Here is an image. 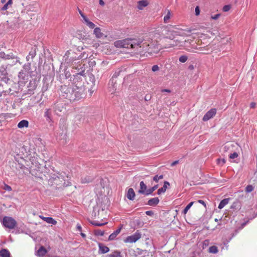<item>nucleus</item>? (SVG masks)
<instances>
[{
	"instance_id": "1",
	"label": "nucleus",
	"mask_w": 257,
	"mask_h": 257,
	"mask_svg": "<svg viewBox=\"0 0 257 257\" xmlns=\"http://www.w3.org/2000/svg\"><path fill=\"white\" fill-rule=\"evenodd\" d=\"M141 39L127 38L114 42V45L116 48H123L135 49L138 52H146L152 55L157 54L160 50L158 42L156 41L149 40L142 43Z\"/></svg>"
},
{
	"instance_id": "2",
	"label": "nucleus",
	"mask_w": 257,
	"mask_h": 257,
	"mask_svg": "<svg viewBox=\"0 0 257 257\" xmlns=\"http://www.w3.org/2000/svg\"><path fill=\"white\" fill-rule=\"evenodd\" d=\"M171 27L165 26L162 31V35L165 36L166 38L170 39V42L167 47H180L181 39L178 36H183L184 33L179 30H174Z\"/></svg>"
},
{
	"instance_id": "3",
	"label": "nucleus",
	"mask_w": 257,
	"mask_h": 257,
	"mask_svg": "<svg viewBox=\"0 0 257 257\" xmlns=\"http://www.w3.org/2000/svg\"><path fill=\"white\" fill-rule=\"evenodd\" d=\"M84 90V87L81 84H74L72 86L71 93H68L67 96L70 101L79 100L85 96Z\"/></svg>"
},
{
	"instance_id": "4",
	"label": "nucleus",
	"mask_w": 257,
	"mask_h": 257,
	"mask_svg": "<svg viewBox=\"0 0 257 257\" xmlns=\"http://www.w3.org/2000/svg\"><path fill=\"white\" fill-rule=\"evenodd\" d=\"M180 47H183L184 48L189 52H192L193 49H198L196 45V42L194 40L193 38L191 36H188L186 39L181 38Z\"/></svg>"
},
{
	"instance_id": "5",
	"label": "nucleus",
	"mask_w": 257,
	"mask_h": 257,
	"mask_svg": "<svg viewBox=\"0 0 257 257\" xmlns=\"http://www.w3.org/2000/svg\"><path fill=\"white\" fill-rule=\"evenodd\" d=\"M1 223L3 226L10 229H14L17 225V221L13 217L5 216Z\"/></svg>"
},
{
	"instance_id": "6",
	"label": "nucleus",
	"mask_w": 257,
	"mask_h": 257,
	"mask_svg": "<svg viewBox=\"0 0 257 257\" xmlns=\"http://www.w3.org/2000/svg\"><path fill=\"white\" fill-rule=\"evenodd\" d=\"M142 234L139 230H137L134 234L128 236L125 239V242L134 243L141 238Z\"/></svg>"
},
{
	"instance_id": "7",
	"label": "nucleus",
	"mask_w": 257,
	"mask_h": 257,
	"mask_svg": "<svg viewBox=\"0 0 257 257\" xmlns=\"http://www.w3.org/2000/svg\"><path fill=\"white\" fill-rule=\"evenodd\" d=\"M8 74L6 68L3 66L0 68V80L4 81L6 83H8L9 81Z\"/></svg>"
},
{
	"instance_id": "8",
	"label": "nucleus",
	"mask_w": 257,
	"mask_h": 257,
	"mask_svg": "<svg viewBox=\"0 0 257 257\" xmlns=\"http://www.w3.org/2000/svg\"><path fill=\"white\" fill-rule=\"evenodd\" d=\"M53 109L57 114H59V112H62L65 109L64 103L61 101L57 102L53 106Z\"/></svg>"
},
{
	"instance_id": "9",
	"label": "nucleus",
	"mask_w": 257,
	"mask_h": 257,
	"mask_svg": "<svg viewBox=\"0 0 257 257\" xmlns=\"http://www.w3.org/2000/svg\"><path fill=\"white\" fill-rule=\"evenodd\" d=\"M216 113V110L215 108H212L208 111H207L203 117V120L206 121L212 118Z\"/></svg>"
},
{
	"instance_id": "10",
	"label": "nucleus",
	"mask_w": 257,
	"mask_h": 257,
	"mask_svg": "<svg viewBox=\"0 0 257 257\" xmlns=\"http://www.w3.org/2000/svg\"><path fill=\"white\" fill-rule=\"evenodd\" d=\"M0 57L5 59H16L15 63L19 61L18 57L15 56L12 53L6 54L4 52L0 51Z\"/></svg>"
},
{
	"instance_id": "11",
	"label": "nucleus",
	"mask_w": 257,
	"mask_h": 257,
	"mask_svg": "<svg viewBox=\"0 0 257 257\" xmlns=\"http://www.w3.org/2000/svg\"><path fill=\"white\" fill-rule=\"evenodd\" d=\"M72 89V87H69L66 85L62 86L61 87V91L62 96L68 99V97L67 96V95H68V93L70 92V93H71Z\"/></svg>"
},
{
	"instance_id": "12",
	"label": "nucleus",
	"mask_w": 257,
	"mask_h": 257,
	"mask_svg": "<svg viewBox=\"0 0 257 257\" xmlns=\"http://www.w3.org/2000/svg\"><path fill=\"white\" fill-rule=\"evenodd\" d=\"M44 116L46 117V119L48 123H51L53 121L51 117V111L50 109H46L44 113Z\"/></svg>"
},
{
	"instance_id": "13",
	"label": "nucleus",
	"mask_w": 257,
	"mask_h": 257,
	"mask_svg": "<svg viewBox=\"0 0 257 257\" xmlns=\"http://www.w3.org/2000/svg\"><path fill=\"white\" fill-rule=\"evenodd\" d=\"M140 189L139 190V193L146 195L147 191L148 190L146 185L143 181H141L140 183Z\"/></svg>"
},
{
	"instance_id": "14",
	"label": "nucleus",
	"mask_w": 257,
	"mask_h": 257,
	"mask_svg": "<svg viewBox=\"0 0 257 257\" xmlns=\"http://www.w3.org/2000/svg\"><path fill=\"white\" fill-rule=\"evenodd\" d=\"M169 185H170V184H169V183L168 182L165 181L164 183L163 186L162 187L159 188L158 190L157 194L158 195H160L162 193L165 192V191H166L167 188H168V187Z\"/></svg>"
},
{
	"instance_id": "15",
	"label": "nucleus",
	"mask_w": 257,
	"mask_h": 257,
	"mask_svg": "<svg viewBox=\"0 0 257 257\" xmlns=\"http://www.w3.org/2000/svg\"><path fill=\"white\" fill-rule=\"evenodd\" d=\"M149 4V3L147 0H142L138 2V8L139 10H142L144 8L147 7Z\"/></svg>"
},
{
	"instance_id": "16",
	"label": "nucleus",
	"mask_w": 257,
	"mask_h": 257,
	"mask_svg": "<svg viewBox=\"0 0 257 257\" xmlns=\"http://www.w3.org/2000/svg\"><path fill=\"white\" fill-rule=\"evenodd\" d=\"M159 199L158 197H155L150 199L148 202V205L154 206L157 205L159 202Z\"/></svg>"
},
{
	"instance_id": "17",
	"label": "nucleus",
	"mask_w": 257,
	"mask_h": 257,
	"mask_svg": "<svg viewBox=\"0 0 257 257\" xmlns=\"http://www.w3.org/2000/svg\"><path fill=\"white\" fill-rule=\"evenodd\" d=\"M47 252L46 248L43 246H41L37 251L36 255L39 257H43L45 255Z\"/></svg>"
},
{
	"instance_id": "18",
	"label": "nucleus",
	"mask_w": 257,
	"mask_h": 257,
	"mask_svg": "<svg viewBox=\"0 0 257 257\" xmlns=\"http://www.w3.org/2000/svg\"><path fill=\"white\" fill-rule=\"evenodd\" d=\"M135 193L133 188H130L127 193L126 197L130 200H133L135 198Z\"/></svg>"
},
{
	"instance_id": "19",
	"label": "nucleus",
	"mask_w": 257,
	"mask_h": 257,
	"mask_svg": "<svg viewBox=\"0 0 257 257\" xmlns=\"http://www.w3.org/2000/svg\"><path fill=\"white\" fill-rule=\"evenodd\" d=\"M40 217L48 223L52 224L53 225H55L57 223V221L52 217H46L44 216H40Z\"/></svg>"
},
{
	"instance_id": "20",
	"label": "nucleus",
	"mask_w": 257,
	"mask_h": 257,
	"mask_svg": "<svg viewBox=\"0 0 257 257\" xmlns=\"http://www.w3.org/2000/svg\"><path fill=\"white\" fill-rule=\"evenodd\" d=\"M99 251L101 253H105L108 252L109 250V248L104 245L102 243H99L98 244Z\"/></svg>"
},
{
	"instance_id": "21",
	"label": "nucleus",
	"mask_w": 257,
	"mask_h": 257,
	"mask_svg": "<svg viewBox=\"0 0 257 257\" xmlns=\"http://www.w3.org/2000/svg\"><path fill=\"white\" fill-rule=\"evenodd\" d=\"M29 126V122L27 120H22L20 121L18 124V127L20 128L24 127H27Z\"/></svg>"
},
{
	"instance_id": "22",
	"label": "nucleus",
	"mask_w": 257,
	"mask_h": 257,
	"mask_svg": "<svg viewBox=\"0 0 257 257\" xmlns=\"http://www.w3.org/2000/svg\"><path fill=\"white\" fill-rule=\"evenodd\" d=\"M121 229V227H119L112 233L109 236V240H113L116 237V236L120 233Z\"/></svg>"
},
{
	"instance_id": "23",
	"label": "nucleus",
	"mask_w": 257,
	"mask_h": 257,
	"mask_svg": "<svg viewBox=\"0 0 257 257\" xmlns=\"http://www.w3.org/2000/svg\"><path fill=\"white\" fill-rule=\"evenodd\" d=\"M93 33L97 38H101L103 37V33H101L99 28H95L94 30Z\"/></svg>"
},
{
	"instance_id": "24",
	"label": "nucleus",
	"mask_w": 257,
	"mask_h": 257,
	"mask_svg": "<svg viewBox=\"0 0 257 257\" xmlns=\"http://www.w3.org/2000/svg\"><path fill=\"white\" fill-rule=\"evenodd\" d=\"M229 198H225L221 201L218 205V208L221 209H222L229 202Z\"/></svg>"
},
{
	"instance_id": "25",
	"label": "nucleus",
	"mask_w": 257,
	"mask_h": 257,
	"mask_svg": "<svg viewBox=\"0 0 257 257\" xmlns=\"http://www.w3.org/2000/svg\"><path fill=\"white\" fill-rule=\"evenodd\" d=\"M0 256L1 257H10V252L6 249H3L0 251Z\"/></svg>"
},
{
	"instance_id": "26",
	"label": "nucleus",
	"mask_w": 257,
	"mask_h": 257,
	"mask_svg": "<svg viewBox=\"0 0 257 257\" xmlns=\"http://www.w3.org/2000/svg\"><path fill=\"white\" fill-rule=\"evenodd\" d=\"M84 22H85L86 25L89 28H90V29H95V24L94 23H93L92 22H90L88 18L87 19H85Z\"/></svg>"
},
{
	"instance_id": "27",
	"label": "nucleus",
	"mask_w": 257,
	"mask_h": 257,
	"mask_svg": "<svg viewBox=\"0 0 257 257\" xmlns=\"http://www.w3.org/2000/svg\"><path fill=\"white\" fill-rule=\"evenodd\" d=\"M158 185H155L154 186L149 188V189H148L147 191V193H146V195L148 196V195H149L151 194H152V193L156 190L158 188Z\"/></svg>"
},
{
	"instance_id": "28",
	"label": "nucleus",
	"mask_w": 257,
	"mask_h": 257,
	"mask_svg": "<svg viewBox=\"0 0 257 257\" xmlns=\"http://www.w3.org/2000/svg\"><path fill=\"white\" fill-rule=\"evenodd\" d=\"M171 17V12L169 10H168L167 15L164 17V22L165 23H168L169 22V20Z\"/></svg>"
},
{
	"instance_id": "29",
	"label": "nucleus",
	"mask_w": 257,
	"mask_h": 257,
	"mask_svg": "<svg viewBox=\"0 0 257 257\" xmlns=\"http://www.w3.org/2000/svg\"><path fill=\"white\" fill-rule=\"evenodd\" d=\"M218 251V248L216 246L213 245L209 248V252L210 253H216Z\"/></svg>"
},
{
	"instance_id": "30",
	"label": "nucleus",
	"mask_w": 257,
	"mask_h": 257,
	"mask_svg": "<svg viewBox=\"0 0 257 257\" xmlns=\"http://www.w3.org/2000/svg\"><path fill=\"white\" fill-rule=\"evenodd\" d=\"M109 257H121L120 252L119 251L116 250L112 252L111 253L109 254Z\"/></svg>"
},
{
	"instance_id": "31",
	"label": "nucleus",
	"mask_w": 257,
	"mask_h": 257,
	"mask_svg": "<svg viewBox=\"0 0 257 257\" xmlns=\"http://www.w3.org/2000/svg\"><path fill=\"white\" fill-rule=\"evenodd\" d=\"M193 203H194V202H191L186 206V207L184 208V209L183 211V213L184 214H186L187 213V212H188V210L193 205Z\"/></svg>"
},
{
	"instance_id": "32",
	"label": "nucleus",
	"mask_w": 257,
	"mask_h": 257,
	"mask_svg": "<svg viewBox=\"0 0 257 257\" xmlns=\"http://www.w3.org/2000/svg\"><path fill=\"white\" fill-rule=\"evenodd\" d=\"M12 0H9L8 2L3 7L2 10L3 11L7 10L8 9V7L12 4Z\"/></svg>"
},
{
	"instance_id": "33",
	"label": "nucleus",
	"mask_w": 257,
	"mask_h": 257,
	"mask_svg": "<svg viewBox=\"0 0 257 257\" xmlns=\"http://www.w3.org/2000/svg\"><path fill=\"white\" fill-rule=\"evenodd\" d=\"M92 180V178L90 177H85L84 178H82L81 182L82 183H86L90 182Z\"/></svg>"
},
{
	"instance_id": "34",
	"label": "nucleus",
	"mask_w": 257,
	"mask_h": 257,
	"mask_svg": "<svg viewBox=\"0 0 257 257\" xmlns=\"http://www.w3.org/2000/svg\"><path fill=\"white\" fill-rule=\"evenodd\" d=\"M187 59L188 57L186 55H182L179 58V61L181 63H185L187 61Z\"/></svg>"
},
{
	"instance_id": "35",
	"label": "nucleus",
	"mask_w": 257,
	"mask_h": 257,
	"mask_svg": "<svg viewBox=\"0 0 257 257\" xmlns=\"http://www.w3.org/2000/svg\"><path fill=\"white\" fill-rule=\"evenodd\" d=\"M253 189L254 187L252 185H248L245 188V191L247 193H250L253 190Z\"/></svg>"
},
{
	"instance_id": "36",
	"label": "nucleus",
	"mask_w": 257,
	"mask_h": 257,
	"mask_svg": "<svg viewBox=\"0 0 257 257\" xmlns=\"http://www.w3.org/2000/svg\"><path fill=\"white\" fill-rule=\"evenodd\" d=\"M163 178V175H156L153 177V180L156 182H158L159 180L162 179Z\"/></svg>"
},
{
	"instance_id": "37",
	"label": "nucleus",
	"mask_w": 257,
	"mask_h": 257,
	"mask_svg": "<svg viewBox=\"0 0 257 257\" xmlns=\"http://www.w3.org/2000/svg\"><path fill=\"white\" fill-rule=\"evenodd\" d=\"M238 154L236 152H234L229 155V157L230 159H233L238 157Z\"/></svg>"
},
{
	"instance_id": "38",
	"label": "nucleus",
	"mask_w": 257,
	"mask_h": 257,
	"mask_svg": "<svg viewBox=\"0 0 257 257\" xmlns=\"http://www.w3.org/2000/svg\"><path fill=\"white\" fill-rule=\"evenodd\" d=\"M217 161V164L220 166H222L225 163V161L224 159H218Z\"/></svg>"
},
{
	"instance_id": "39",
	"label": "nucleus",
	"mask_w": 257,
	"mask_h": 257,
	"mask_svg": "<svg viewBox=\"0 0 257 257\" xmlns=\"http://www.w3.org/2000/svg\"><path fill=\"white\" fill-rule=\"evenodd\" d=\"M3 188H4V190L8 191H11L12 190V189L11 186H10L8 185H7L6 184H5L4 187Z\"/></svg>"
},
{
	"instance_id": "40",
	"label": "nucleus",
	"mask_w": 257,
	"mask_h": 257,
	"mask_svg": "<svg viewBox=\"0 0 257 257\" xmlns=\"http://www.w3.org/2000/svg\"><path fill=\"white\" fill-rule=\"evenodd\" d=\"M159 70V67L157 65H155L152 66V70L153 72L157 71Z\"/></svg>"
},
{
	"instance_id": "41",
	"label": "nucleus",
	"mask_w": 257,
	"mask_h": 257,
	"mask_svg": "<svg viewBox=\"0 0 257 257\" xmlns=\"http://www.w3.org/2000/svg\"><path fill=\"white\" fill-rule=\"evenodd\" d=\"M230 9V7L229 5H225L223 7V11L224 12H227Z\"/></svg>"
},
{
	"instance_id": "42",
	"label": "nucleus",
	"mask_w": 257,
	"mask_h": 257,
	"mask_svg": "<svg viewBox=\"0 0 257 257\" xmlns=\"http://www.w3.org/2000/svg\"><path fill=\"white\" fill-rule=\"evenodd\" d=\"M91 223L94 225H95V226H102L103 225H104L105 223H99L96 221H93V222H92Z\"/></svg>"
},
{
	"instance_id": "43",
	"label": "nucleus",
	"mask_w": 257,
	"mask_h": 257,
	"mask_svg": "<svg viewBox=\"0 0 257 257\" xmlns=\"http://www.w3.org/2000/svg\"><path fill=\"white\" fill-rule=\"evenodd\" d=\"M195 15L196 16H198L200 14V10H199V8L198 6H197L195 8Z\"/></svg>"
},
{
	"instance_id": "44",
	"label": "nucleus",
	"mask_w": 257,
	"mask_h": 257,
	"mask_svg": "<svg viewBox=\"0 0 257 257\" xmlns=\"http://www.w3.org/2000/svg\"><path fill=\"white\" fill-rule=\"evenodd\" d=\"M220 15L219 14H216L214 16H211V19L213 20H217L219 17Z\"/></svg>"
},
{
	"instance_id": "45",
	"label": "nucleus",
	"mask_w": 257,
	"mask_h": 257,
	"mask_svg": "<svg viewBox=\"0 0 257 257\" xmlns=\"http://www.w3.org/2000/svg\"><path fill=\"white\" fill-rule=\"evenodd\" d=\"M79 12L81 16L83 18L84 21H85V19H87V18L84 15V14L81 11L79 10Z\"/></svg>"
},
{
	"instance_id": "46",
	"label": "nucleus",
	"mask_w": 257,
	"mask_h": 257,
	"mask_svg": "<svg viewBox=\"0 0 257 257\" xmlns=\"http://www.w3.org/2000/svg\"><path fill=\"white\" fill-rule=\"evenodd\" d=\"M31 56V58H33L35 56L34 53H31V52L29 53V55L27 56L26 59L28 61L30 57Z\"/></svg>"
},
{
	"instance_id": "47",
	"label": "nucleus",
	"mask_w": 257,
	"mask_h": 257,
	"mask_svg": "<svg viewBox=\"0 0 257 257\" xmlns=\"http://www.w3.org/2000/svg\"><path fill=\"white\" fill-rule=\"evenodd\" d=\"M210 51H209L207 48H205L202 50V53L203 54H208L209 53Z\"/></svg>"
},
{
	"instance_id": "48",
	"label": "nucleus",
	"mask_w": 257,
	"mask_h": 257,
	"mask_svg": "<svg viewBox=\"0 0 257 257\" xmlns=\"http://www.w3.org/2000/svg\"><path fill=\"white\" fill-rule=\"evenodd\" d=\"M146 214L147 215H149V216H152L153 215L154 213L152 211H147L146 212Z\"/></svg>"
},
{
	"instance_id": "49",
	"label": "nucleus",
	"mask_w": 257,
	"mask_h": 257,
	"mask_svg": "<svg viewBox=\"0 0 257 257\" xmlns=\"http://www.w3.org/2000/svg\"><path fill=\"white\" fill-rule=\"evenodd\" d=\"M198 202L202 204L203 205H204L205 207H206V203L205 202L202 200H198Z\"/></svg>"
},
{
	"instance_id": "50",
	"label": "nucleus",
	"mask_w": 257,
	"mask_h": 257,
	"mask_svg": "<svg viewBox=\"0 0 257 257\" xmlns=\"http://www.w3.org/2000/svg\"><path fill=\"white\" fill-rule=\"evenodd\" d=\"M4 91V88L2 85L0 84V96H2V93Z\"/></svg>"
},
{
	"instance_id": "51",
	"label": "nucleus",
	"mask_w": 257,
	"mask_h": 257,
	"mask_svg": "<svg viewBox=\"0 0 257 257\" xmlns=\"http://www.w3.org/2000/svg\"><path fill=\"white\" fill-rule=\"evenodd\" d=\"M150 99H151V96L150 95H146L145 96V99L146 101H149L150 100Z\"/></svg>"
},
{
	"instance_id": "52",
	"label": "nucleus",
	"mask_w": 257,
	"mask_h": 257,
	"mask_svg": "<svg viewBox=\"0 0 257 257\" xmlns=\"http://www.w3.org/2000/svg\"><path fill=\"white\" fill-rule=\"evenodd\" d=\"M76 227H77V229L79 230V231H81L82 230V227L81 226V225L79 224H77V225H76Z\"/></svg>"
},
{
	"instance_id": "53",
	"label": "nucleus",
	"mask_w": 257,
	"mask_h": 257,
	"mask_svg": "<svg viewBox=\"0 0 257 257\" xmlns=\"http://www.w3.org/2000/svg\"><path fill=\"white\" fill-rule=\"evenodd\" d=\"M178 162H179L178 161H175L173 162V163H172V164H171V166L172 167L174 166L175 165L177 164L178 163Z\"/></svg>"
},
{
	"instance_id": "54",
	"label": "nucleus",
	"mask_w": 257,
	"mask_h": 257,
	"mask_svg": "<svg viewBox=\"0 0 257 257\" xmlns=\"http://www.w3.org/2000/svg\"><path fill=\"white\" fill-rule=\"evenodd\" d=\"M162 92H170V90L169 89H164L162 90Z\"/></svg>"
},
{
	"instance_id": "55",
	"label": "nucleus",
	"mask_w": 257,
	"mask_h": 257,
	"mask_svg": "<svg viewBox=\"0 0 257 257\" xmlns=\"http://www.w3.org/2000/svg\"><path fill=\"white\" fill-rule=\"evenodd\" d=\"M99 4L101 6H103L104 5V2L103 0H99Z\"/></svg>"
},
{
	"instance_id": "56",
	"label": "nucleus",
	"mask_w": 257,
	"mask_h": 257,
	"mask_svg": "<svg viewBox=\"0 0 257 257\" xmlns=\"http://www.w3.org/2000/svg\"><path fill=\"white\" fill-rule=\"evenodd\" d=\"M255 105V103L254 102H252L250 104V107L253 108V107H254Z\"/></svg>"
},
{
	"instance_id": "57",
	"label": "nucleus",
	"mask_w": 257,
	"mask_h": 257,
	"mask_svg": "<svg viewBox=\"0 0 257 257\" xmlns=\"http://www.w3.org/2000/svg\"><path fill=\"white\" fill-rule=\"evenodd\" d=\"M81 235L83 237H86V235L83 233H81Z\"/></svg>"
},
{
	"instance_id": "58",
	"label": "nucleus",
	"mask_w": 257,
	"mask_h": 257,
	"mask_svg": "<svg viewBox=\"0 0 257 257\" xmlns=\"http://www.w3.org/2000/svg\"><path fill=\"white\" fill-rule=\"evenodd\" d=\"M99 234L101 236L103 235L104 234V232H102V231H101L100 232H99Z\"/></svg>"
},
{
	"instance_id": "59",
	"label": "nucleus",
	"mask_w": 257,
	"mask_h": 257,
	"mask_svg": "<svg viewBox=\"0 0 257 257\" xmlns=\"http://www.w3.org/2000/svg\"><path fill=\"white\" fill-rule=\"evenodd\" d=\"M110 81H111L112 83H113V81H114L113 77H112V79Z\"/></svg>"
},
{
	"instance_id": "60",
	"label": "nucleus",
	"mask_w": 257,
	"mask_h": 257,
	"mask_svg": "<svg viewBox=\"0 0 257 257\" xmlns=\"http://www.w3.org/2000/svg\"><path fill=\"white\" fill-rule=\"evenodd\" d=\"M1 2H2V3H5V2H6V0H2V1H1Z\"/></svg>"
},
{
	"instance_id": "61",
	"label": "nucleus",
	"mask_w": 257,
	"mask_h": 257,
	"mask_svg": "<svg viewBox=\"0 0 257 257\" xmlns=\"http://www.w3.org/2000/svg\"><path fill=\"white\" fill-rule=\"evenodd\" d=\"M215 221H218V219H215Z\"/></svg>"
}]
</instances>
